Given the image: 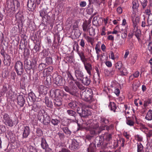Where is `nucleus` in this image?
I'll return each mask as SVG.
<instances>
[{
	"label": "nucleus",
	"instance_id": "17",
	"mask_svg": "<svg viewBox=\"0 0 152 152\" xmlns=\"http://www.w3.org/2000/svg\"><path fill=\"white\" fill-rule=\"evenodd\" d=\"M4 58V63L5 65L10 66L11 62V59L10 56L7 54L6 55Z\"/></svg>",
	"mask_w": 152,
	"mask_h": 152
},
{
	"label": "nucleus",
	"instance_id": "29",
	"mask_svg": "<svg viewBox=\"0 0 152 152\" xmlns=\"http://www.w3.org/2000/svg\"><path fill=\"white\" fill-rule=\"evenodd\" d=\"M145 118L148 121H151L152 120V110H149L147 112Z\"/></svg>",
	"mask_w": 152,
	"mask_h": 152
},
{
	"label": "nucleus",
	"instance_id": "60",
	"mask_svg": "<svg viewBox=\"0 0 152 152\" xmlns=\"http://www.w3.org/2000/svg\"><path fill=\"white\" fill-rule=\"evenodd\" d=\"M85 43L84 40L83 39H81L80 40V45L83 48H84L85 47Z\"/></svg>",
	"mask_w": 152,
	"mask_h": 152
},
{
	"label": "nucleus",
	"instance_id": "57",
	"mask_svg": "<svg viewBox=\"0 0 152 152\" xmlns=\"http://www.w3.org/2000/svg\"><path fill=\"white\" fill-rule=\"evenodd\" d=\"M88 25L87 23H84L83 25V28L84 31H88Z\"/></svg>",
	"mask_w": 152,
	"mask_h": 152
},
{
	"label": "nucleus",
	"instance_id": "19",
	"mask_svg": "<svg viewBox=\"0 0 152 152\" xmlns=\"http://www.w3.org/2000/svg\"><path fill=\"white\" fill-rule=\"evenodd\" d=\"M49 12L48 8L47 7L45 6L42 10L39 12V15L41 17L43 18L47 15Z\"/></svg>",
	"mask_w": 152,
	"mask_h": 152
},
{
	"label": "nucleus",
	"instance_id": "4",
	"mask_svg": "<svg viewBox=\"0 0 152 152\" xmlns=\"http://www.w3.org/2000/svg\"><path fill=\"white\" fill-rule=\"evenodd\" d=\"M34 61L31 62V61L26 58L24 61L25 67L26 70H30L31 69H34L36 66L37 61L36 59Z\"/></svg>",
	"mask_w": 152,
	"mask_h": 152
},
{
	"label": "nucleus",
	"instance_id": "43",
	"mask_svg": "<svg viewBox=\"0 0 152 152\" xmlns=\"http://www.w3.org/2000/svg\"><path fill=\"white\" fill-rule=\"evenodd\" d=\"M126 123L130 126H133L134 125V121L131 120L127 119L126 121Z\"/></svg>",
	"mask_w": 152,
	"mask_h": 152
},
{
	"label": "nucleus",
	"instance_id": "45",
	"mask_svg": "<svg viewBox=\"0 0 152 152\" xmlns=\"http://www.w3.org/2000/svg\"><path fill=\"white\" fill-rule=\"evenodd\" d=\"M147 21L148 24L152 25V13L149 14Z\"/></svg>",
	"mask_w": 152,
	"mask_h": 152
},
{
	"label": "nucleus",
	"instance_id": "37",
	"mask_svg": "<svg viewBox=\"0 0 152 152\" xmlns=\"http://www.w3.org/2000/svg\"><path fill=\"white\" fill-rule=\"evenodd\" d=\"M95 29L93 27H91L88 28V31L89 33V35L92 36L93 35H94L95 34Z\"/></svg>",
	"mask_w": 152,
	"mask_h": 152
},
{
	"label": "nucleus",
	"instance_id": "34",
	"mask_svg": "<svg viewBox=\"0 0 152 152\" xmlns=\"http://www.w3.org/2000/svg\"><path fill=\"white\" fill-rule=\"evenodd\" d=\"M16 19L18 20H21L23 19V17L21 12H18L16 15Z\"/></svg>",
	"mask_w": 152,
	"mask_h": 152
},
{
	"label": "nucleus",
	"instance_id": "5",
	"mask_svg": "<svg viewBox=\"0 0 152 152\" xmlns=\"http://www.w3.org/2000/svg\"><path fill=\"white\" fill-rule=\"evenodd\" d=\"M15 69L17 75L21 76L23 74L24 71L23 63L20 61H17L15 65Z\"/></svg>",
	"mask_w": 152,
	"mask_h": 152
},
{
	"label": "nucleus",
	"instance_id": "1",
	"mask_svg": "<svg viewBox=\"0 0 152 152\" xmlns=\"http://www.w3.org/2000/svg\"><path fill=\"white\" fill-rule=\"evenodd\" d=\"M87 124V126L86 128V129L90 131L91 135L98 134L100 132L101 130L100 129L99 123L96 121L90 120L88 121Z\"/></svg>",
	"mask_w": 152,
	"mask_h": 152
},
{
	"label": "nucleus",
	"instance_id": "39",
	"mask_svg": "<svg viewBox=\"0 0 152 152\" xmlns=\"http://www.w3.org/2000/svg\"><path fill=\"white\" fill-rule=\"evenodd\" d=\"M67 113L69 115L75 117L76 113L74 111L71 110H68Z\"/></svg>",
	"mask_w": 152,
	"mask_h": 152
},
{
	"label": "nucleus",
	"instance_id": "47",
	"mask_svg": "<svg viewBox=\"0 0 152 152\" xmlns=\"http://www.w3.org/2000/svg\"><path fill=\"white\" fill-rule=\"evenodd\" d=\"M75 84H76L78 88L80 89L84 90V87L79 82L75 81Z\"/></svg>",
	"mask_w": 152,
	"mask_h": 152
},
{
	"label": "nucleus",
	"instance_id": "10",
	"mask_svg": "<svg viewBox=\"0 0 152 152\" xmlns=\"http://www.w3.org/2000/svg\"><path fill=\"white\" fill-rule=\"evenodd\" d=\"M85 68L87 71L89 75L90 76L91 75V71L92 69V68L91 64L89 63L86 61L83 62Z\"/></svg>",
	"mask_w": 152,
	"mask_h": 152
},
{
	"label": "nucleus",
	"instance_id": "61",
	"mask_svg": "<svg viewBox=\"0 0 152 152\" xmlns=\"http://www.w3.org/2000/svg\"><path fill=\"white\" fill-rule=\"evenodd\" d=\"M25 44L23 42H20V45L19 46V49H21L22 50L23 49H24L25 50Z\"/></svg>",
	"mask_w": 152,
	"mask_h": 152
},
{
	"label": "nucleus",
	"instance_id": "50",
	"mask_svg": "<svg viewBox=\"0 0 152 152\" xmlns=\"http://www.w3.org/2000/svg\"><path fill=\"white\" fill-rule=\"evenodd\" d=\"M46 62L49 65L52 63L53 61L52 58L50 57H47L46 58Z\"/></svg>",
	"mask_w": 152,
	"mask_h": 152
},
{
	"label": "nucleus",
	"instance_id": "38",
	"mask_svg": "<svg viewBox=\"0 0 152 152\" xmlns=\"http://www.w3.org/2000/svg\"><path fill=\"white\" fill-rule=\"evenodd\" d=\"M51 122L54 126H56L58 125V123L60 122V121L59 120H58L56 118L52 119Z\"/></svg>",
	"mask_w": 152,
	"mask_h": 152
},
{
	"label": "nucleus",
	"instance_id": "54",
	"mask_svg": "<svg viewBox=\"0 0 152 152\" xmlns=\"http://www.w3.org/2000/svg\"><path fill=\"white\" fill-rule=\"evenodd\" d=\"M45 102L46 104L48 107H52L51 102V101H49L48 99H45Z\"/></svg>",
	"mask_w": 152,
	"mask_h": 152
},
{
	"label": "nucleus",
	"instance_id": "7",
	"mask_svg": "<svg viewBox=\"0 0 152 152\" xmlns=\"http://www.w3.org/2000/svg\"><path fill=\"white\" fill-rule=\"evenodd\" d=\"M79 46L77 43L75 42L73 46V50H76L80 57V60L83 62L87 61V59L86 58L84 55V53L83 51H80L79 50Z\"/></svg>",
	"mask_w": 152,
	"mask_h": 152
},
{
	"label": "nucleus",
	"instance_id": "30",
	"mask_svg": "<svg viewBox=\"0 0 152 152\" xmlns=\"http://www.w3.org/2000/svg\"><path fill=\"white\" fill-rule=\"evenodd\" d=\"M108 107L111 110L115 112L117 107L115 104L113 102H110L109 104Z\"/></svg>",
	"mask_w": 152,
	"mask_h": 152
},
{
	"label": "nucleus",
	"instance_id": "36",
	"mask_svg": "<svg viewBox=\"0 0 152 152\" xmlns=\"http://www.w3.org/2000/svg\"><path fill=\"white\" fill-rule=\"evenodd\" d=\"M7 7L9 9H15L13 0L12 1H8Z\"/></svg>",
	"mask_w": 152,
	"mask_h": 152
},
{
	"label": "nucleus",
	"instance_id": "9",
	"mask_svg": "<svg viewBox=\"0 0 152 152\" xmlns=\"http://www.w3.org/2000/svg\"><path fill=\"white\" fill-rule=\"evenodd\" d=\"M53 78L54 83L58 86H62L63 84L62 78L60 76L57 74L53 76Z\"/></svg>",
	"mask_w": 152,
	"mask_h": 152
},
{
	"label": "nucleus",
	"instance_id": "16",
	"mask_svg": "<svg viewBox=\"0 0 152 152\" xmlns=\"http://www.w3.org/2000/svg\"><path fill=\"white\" fill-rule=\"evenodd\" d=\"M41 146L43 149H46L47 148L49 145L47 143L46 139L43 137H42L41 138Z\"/></svg>",
	"mask_w": 152,
	"mask_h": 152
},
{
	"label": "nucleus",
	"instance_id": "46",
	"mask_svg": "<svg viewBox=\"0 0 152 152\" xmlns=\"http://www.w3.org/2000/svg\"><path fill=\"white\" fill-rule=\"evenodd\" d=\"M88 115V111L87 110H85L83 109L80 115L81 117H85Z\"/></svg>",
	"mask_w": 152,
	"mask_h": 152
},
{
	"label": "nucleus",
	"instance_id": "13",
	"mask_svg": "<svg viewBox=\"0 0 152 152\" xmlns=\"http://www.w3.org/2000/svg\"><path fill=\"white\" fill-rule=\"evenodd\" d=\"M75 75L78 80H81L84 76L83 72L80 69H77L75 70Z\"/></svg>",
	"mask_w": 152,
	"mask_h": 152
},
{
	"label": "nucleus",
	"instance_id": "25",
	"mask_svg": "<svg viewBox=\"0 0 152 152\" xmlns=\"http://www.w3.org/2000/svg\"><path fill=\"white\" fill-rule=\"evenodd\" d=\"M78 103L75 101H72L68 104V106L71 109L74 110L77 107Z\"/></svg>",
	"mask_w": 152,
	"mask_h": 152
},
{
	"label": "nucleus",
	"instance_id": "26",
	"mask_svg": "<svg viewBox=\"0 0 152 152\" xmlns=\"http://www.w3.org/2000/svg\"><path fill=\"white\" fill-rule=\"evenodd\" d=\"M54 104L56 107H59L62 105V100L61 99L56 98L54 101Z\"/></svg>",
	"mask_w": 152,
	"mask_h": 152
},
{
	"label": "nucleus",
	"instance_id": "56",
	"mask_svg": "<svg viewBox=\"0 0 152 152\" xmlns=\"http://www.w3.org/2000/svg\"><path fill=\"white\" fill-rule=\"evenodd\" d=\"M57 135L58 136L59 138L61 140H64V138L65 137V135L63 133H61L60 132H58L57 134Z\"/></svg>",
	"mask_w": 152,
	"mask_h": 152
},
{
	"label": "nucleus",
	"instance_id": "51",
	"mask_svg": "<svg viewBox=\"0 0 152 152\" xmlns=\"http://www.w3.org/2000/svg\"><path fill=\"white\" fill-rule=\"evenodd\" d=\"M152 103V101L150 99H148L147 100H145L144 102V106L145 107L147 106L149 104H151Z\"/></svg>",
	"mask_w": 152,
	"mask_h": 152
},
{
	"label": "nucleus",
	"instance_id": "2",
	"mask_svg": "<svg viewBox=\"0 0 152 152\" xmlns=\"http://www.w3.org/2000/svg\"><path fill=\"white\" fill-rule=\"evenodd\" d=\"M80 96L83 99L89 103H91L94 100L93 92L91 89H85L80 92Z\"/></svg>",
	"mask_w": 152,
	"mask_h": 152
},
{
	"label": "nucleus",
	"instance_id": "55",
	"mask_svg": "<svg viewBox=\"0 0 152 152\" xmlns=\"http://www.w3.org/2000/svg\"><path fill=\"white\" fill-rule=\"evenodd\" d=\"M45 67V65L44 64L41 63L39 64L38 66L39 69L41 71Z\"/></svg>",
	"mask_w": 152,
	"mask_h": 152
},
{
	"label": "nucleus",
	"instance_id": "41",
	"mask_svg": "<svg viewBox=\"0 0 152 152\" xmlns=\"http://www.w3.org/2000/svg\"><path fill=\"white\" fill-rule=\"evenodd\" d=\"M15 9L16 7L17 9L20 7V3L18 0H13Z\"/></svg>",
	"mask_w": 152,
	"mask_h": 152
},
{
	"label": "nucleus",
	"instance_id": "33",
	"mask_svg": "<svg viewBox=\"0 0 152 152\" xmlns=\"http://www.w3.org/2000/svg\"><path fill=\"white\" fill-rule=\"evenodd\" d=\"M137 152H144L143 147L142 144L140 142H137Z\"/></svg>",
	"mask_w": 152,
	"mask_h": 152
},
{
	"label": "nucleus",
	"instance_id": "63",
	"mask_svg": "<svg viewBox=\"0 0 152 152\" xmlns=\"http://www.w3.org/2000/svg\"><path fill=\"white\" fill-rule=\"evenodd\" d=\"M94 135H90L88 134L86 136V139L88 140H90L93 139L94 137Z\"/></svg>",
	"mask_w": 152,
	"mask_h": 152
},
{
	"label": "nucleus",
	"instance_id": "3",
	"mask_svg": "<svg viewBox=\"0 0 152 152\" xmlns=\"http://www.w3.org/2000/svg\"><path fill=\"white\" fill-rule=\"evenodd\" d=\"M65 91L69 93L70 94L76 96L77 93V87L74 82H70L68 86H65L64 87Z\"/></svg>",
	"mask_w": 152,
	"mask_h": 152
},
{
	"label": "nucleus",
	"instance_id": "58",
	"mask_svg": "<svg viewBox=\"0 0 152 152\" xmlns=\"http://www.w3.org/2000/svg\"><path fill=\"white\" fill-rule=\"evenodd\" d=\"M148 49L151 53H152V42H150L148 45Z\"/></svg>",
	"mask_w": 152,
	"mask_h": 152
},
{
	"label": "nucleus",
	"instance_id": "18",
	"mask_svg": "<svg viewBox=\"0 0 152 152\" xmlns=\"http://www.w3.org/2000/svg\"><path fill=\"white\" fill-rule=\"evenodd\" d=\"M27 6L31 10H34L36 8V5L34 1H32V0H28Z\"/></svg>",
	"mask_w": 152,
	"mask_h": 152
},
{
	"label": "nucleus",
	"instance_id": "14",
	"mask_svg": "<svg viewBox=\"0 0 152 152\" xmlns=\"http://www.w3.org/2000/svg\"><path fill=\"white\" fill-rule=\"evenodd\" d=\"M47 113L44 110H40L38 113L37 117L38 120L42 122V120L44 119L45 115H47Z\"/></svg>",
	"mask_w": 152,
	"mask_h": 152
},
{
	"label": "nucleus",
	"instance_id": "35",
	"mask_svg": "<svg viewBox=\"0 0 152 152\" xmlns=\"http://www.w3.org/2000/svg\"><path fill=\"white\" fill-rule=\"evenodd\" d=\"M100 122L102 124H107L109 122V120L104 117H101L100 119Z\"/></svg>",
	"mask_w": 152,
	"mask_h": 152
},
{
	"label": "nucleus",
	"instance_id": "44",
	"mask_svg": "<svg viewBox=\"0 0 152 152\" xmlns=\"http://www.w3.org/2000/svg\"><path fill=\"white\" fill-rule=\"evenodd\" d=\"M85 38L88 42H90L91 45H93L94 41V39L93 38L87 36L85 37Z\"/></svg>",
	"mask_w": 152,
	"mask_h": 152
},
{
	"label": "nucleus",
	"instance_id": "15",
	"mask_svg": "<svg viewBox=\"0 0 152 152\" xmlns=\"http://www.w3.org/2000/svg\"><path fill=\"white\" fill-rule=\"evenodd\" d=\"M18 103L21 107L23 106L25 103V100L22 95H19L17 97Z\"/></svg>",
	"mask_w": 152,
	"mask_h": 152
},
{
	"label": "nucleus",
	"instance_id": "21",
	"mask_svg": "<svg viewBox=\"0 0 152 152\" xmlns=\"http://www.w3.org/2000/svg\"><path fill=\"white\" fill-rule=\"evenodd\" d=\"M82 83L85 85L88 86L91 83V80L90 78V76L88 77L87 76L83 78L81 80Z\"/></svg>",
	"mask_w": 152,
	"mask_h": 152
},
{
	"label": "nucleus",
	"instance_id": "31",
	"mask_svg": "<svg viewBox=\"0 0 152 152\" xmlns=\"http://www.w3.org/2000/svg\"><path fill=\"white\" fill-rule=\"evenodd\" d=\"M9 88V85L8 84H5L3 85L1 92L2 93L4 94L5 93H6L8 91Z\"/></svg>",
	"mask_w": 152,
	"mask_h": 152
},
{
	"label": "nucleus",
	"instance_id": "12",
	"mask_svg": "<svg viewBox=\"0 0 152 152\" xmlns=\"http://www.w3.org/2000/svg\"><path fill=\"white\" fill-rule=\"evenodd\" d=\"M78 147V143L77 141L75 139H73L72 140L71 144L69 146V148L72 150L74 151L77 149Z\"/></svg>",
	"mask_w": 152,
	"mask_h": 152
},
{
	"label": "nucleus",
	"instance_id": "48",
	"mask_svg": "<svg viewBox=\"0 0 152 152\" xmlns=\"http://www.w3.org/2000/svg\"><path fill=\"white\" fill-rule=\"evenodd\" d=\"M122 64L120 61H119L115 64V66L116 69H121Z\"/></svg>",
	"mask_w": 152,
	"mask_h": 152
},
{
	"label": "nucleus",
	"instance_id": "42",
	"mask_svg": "<svg viewBox=\"0 0 152 152\" xmlns=\"http://www.w3.org/2000/svg\"><path fill=\"white\" fill-rule=\"evenodd\" d=\"M151 25L148 24V23H146V22L145 21H142V22L141 26L145 28V29L146 30H147L148 29V26Z\"/></svg>",
	"mask_w": 152,
	"mask_h": 152
},
{
	"label": "nucleus",
	"instance_id": "52",
	"mask_svg": "<svg viewBox=\"0 0 152 152\" xmlns=\"http://www.w3.org/2000/svg\"><path fill=\"white\" fill-rule=\"evenodd\" d=\"M127 30L126 28L124 29L123 33H122L121 34V37L123 39H125L127 35Z\"/></svg>",
	"mask_w": 152,
	"mask_h": 152
},
{
	"label": "nucleus",
	"instance_id": "59",
	"mask_svg": "<svg viewBox=\"0 0 152 152\" xmlns=\"http://www.w3.org/2000/svg\"><path fill=\"white\" fill-rule=\"evenodd\" d=\"M146 136L147 139L148 138H150L151 137H152V130L149 131L146 134Z\"/></svg>",
	"mask_w": 152,
	"mask_h": 152
},
{
	"label": "nucleus",
	"instance_id": "64",
	"mask_svg": "<svg viewBox=\"0 0 152 152\" xmlns=\"http://www.w3.org/2000/svg\"><path fill=\"white\" fill-rule=\"evenodd\" d=\"M123 135L127 139H129L130 137V135L128 134L127 132H124L123 133Z\"/></svg>",
	"mask_w": 152,
	"mask_h": 152
},
{
	"label": "nucleus",
	"instance_id": "49",
	"mask_svg": "<svg viewBox=\"0 0 152 152\" xmlns=\"http://www.w3.org/2000/svg\"><path fill=\"white\" fill-rule=\"evenodd\" d=\"M121 69L120 71L122 75H126L128 73L127 71L126 68L123 67Z\"/></svg>",
	"mask_w": 152,
	"mask_h": 152
},
{
	"label": "nucleus",
	"instance_id": "8",
	"mask_svg": "<svg viewBox=\"0 0 152 152\" xmlns=\"http://www.w3.org/2000/svg\"><path fill=\"white\" fill-rule=\"evenodd\" d=\"M3 122L6 125L12 127L13 126V123L12 120L7 113H5L3 115Z\"/></svg>",
	"mask_w": 152,
	"mask_h": 152
},
{
	"label": "nucleus",
	"instance_id": "6",
	"mask_svg": "<svg viewBox=\"0 0 152 152\" xmlns=\"http://www.w3.org/2000/svg\"><path fill=\"white\" fill-rule=\"evenodd\" d=\"M95 144L96 145L97 148L99 149H103L105 147L104 144V139L103 137L97 136L94 139Z\"/></svg>",
	"mask_w": 152,
	"mask_h": 152
},
{
	"label": "nucleus",
	"instance_id": "22",
	"mask_svg": "<svg viewBox=\"0 0 152 152\" xmlns=\"http://www.w3.org/2000/svg\"><path fill=\"white\" fill-rule=\"evenodd\" d=\"M132 21L133 23V27H138L137 24L140 21V18L139 16H137L136 18L132 17Z\"/></svg>",
	"mask_w": 152,
	"mask_h": 152
},
{
	"label": "nucleus",
	"instance_id": "23",
	"mask_svg": "<svg viewBox=\"0 0 152 152\" xmlns=\"http://www.w3.org/2000/svg\"><path fill=\"white\" fill-rule=\"evenodd\" d=\"M28 98L29 101L32 102H34L36 99L35 95L32 92L28 94Z\"/></svg>",
	"mask_w": 152,
	"mask_h": 152
},
{
	"label": "nucleus",
	"instance_id": "62",
	"mask_svg": "<svg viewBox=\"0 0 152 152\" xmlns=\"http://www.w3.org/2000/svg\"><path fill=\"white\" fill-rule=\"evenodd\" d=\"M148 1L147 0H144L143 2H142V5L143 8H145L147 5Z\"/></svg>",
	"mask_w": 152,
	"mask_h": 152
},
{
	"label": "nucleus",
	"instance_id": "24",
	"mask_svg": "<svg viewBox=\"0 0 152 152\" xmlns=\"http://www.w3.org/2000/svg\"><path fill=\"white\" fill-rule=\"evenodd\" d=\"M96 149V147L95 144L94 143H91L88 148V152H95Z\"/></svg>",
	"mask_w": 152,
	"mask_h": 152
},
{
	"label": "nucleus",
	"instance_id": "11",
	"mask_svg": "<svg viewBox=\"0 0 152 152\" xmlns=\"http://www.w3.org/2000/svg\"><path fill=\"white\" fill-rule=\"evenodd\" d=\"M30 133V130L29 126H26L24 127L23 130L22 137L23 138H27Z\"/></svg>",
	"mask_w": 152,
	"mask_h": 152
},
{
	"label": "nucleus",
	"instance_id": "20",
	"mask_svg": "<svg viewBox=\"0 0 152 152\" xmlns=\"http://www.w3.org/2000/svg\"><path fill=\"white\" fill-rule=\"evenodd\" d=\"M133 32L134 35L136 37L138 40L140 39V37L141 36V32L140 30L138 28V27L136 28L134 27Z\"/></svg>",
	"mask_w": 152,
	"mask_h": 152
},
{
	"label": "nucleus",
	"instance_id": "27",
	"mask_svg": "<svg viewBox=\"0 0 152 152\" xmlns=\"http://www.w3.org/2000/svg\"><path fill=\"white\" fill-rule=\"evenodd\" d=\"M67 80L69 84V83L70 82L75 83V81H77L74 79L73 77L69 72L67 73Z\"/></svg>",
	"mask_w": 152,
	"mask_h": 152
},
{
	"label": "nucleus",
	"instance_id": "53",
	"mask_svg": "<svg viewBox=\"0 0 152 152\" xmlns=\"http://www.w3.org/2000/svg\"><path fill=\"white\" fill-rule=\"evenodd\" d=\"M135 137L136 140L138 141H141L142 140V137L141 136L137 134L135 136Z\"/></svg>",
	"mask_w": 152,
	"mask_h": 152
},
{
	"label": "nucleus",
	"instance_id": "40",
	"mask_svg": "<svg viewBox=\"0 0 152 152\" xmlns=\"http://www.w3.org/2000/svg\"><path fill=\"white\" fill-rule=\"evenodd\" d=\"M132 8L134 9L137 8L139 6L138 1L137 0H135L133 1L132 2Z\"/></svg>",
	"mask_w": 152,
	"mask_h": 152
},
{
	"label": "nucleus",
	"instance_id": "32",
	"mask_svg": "<svg viewBox=\"0 0 152 152\" xmlns=\"http://www.w3.org/2000/svg\"><path fill=\"white\" fill-rule=\"evenodd\" d=\"M61 129L66 134L69 135H71L72 132L67 127H64L62 128Z\"/></svg>",
	"mask_w": 152,
	"mask_h": 152
},
{
	"label": "nucleus",
	"instance_id": "28",
	"mask_svg": "<svg viewBox=\"0 0 152 152\" xmlns=\"http://www.w3.org/2000/svg\"><path fill=\"white\" fill-rule=\"evenodd\" d=\"M50 118L47 114L45 115L44 119L42 120V122L43 124L45 125H48L50 122Z\"/></svg>",
	"mask_w": 152,
	"mask_h": 152
}]
</instances>
